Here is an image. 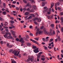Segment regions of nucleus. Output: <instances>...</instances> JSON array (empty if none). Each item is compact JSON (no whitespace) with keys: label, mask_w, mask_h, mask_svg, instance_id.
Masks as SVG:
<instances>
[{"label":"nucleus","mask_w":63,"mask_h":63,"mask_svg":"<svg viewBox=\"0 0 63 63\" xmlns=\"http://www.w3.org/2000/svg\"><path fill=\"white\" fill-rule=\"evenodd\" d=\"M18 52V51L17 50H14L13 51V52L12 53L13 54H14V55H15V56H16V57H17L18 55L19 54V52L17 54Z\"/></svg>","instance_id":"f257e3e1"},{"label":"nucleus","mask_w":63,"mask_h":63,"mask_svg":"<svg viewBox=\"0 0 63 63\" xmlns=\"http://www.w3.org/2000/svg\"><path fill=\"white\" fill-rule=\"evenodd\" d=\"M30 41H32L33 43H35L36 44H37V45L38 46H40L41 45L39 43H38V42H37L34 40H32V39H30Z\"/></svg>","instance_id":"f03ea898"},{"label":"nucleus","mask_w":63,"mask_h":63,"mask_svg":"<svg viewBox=\"0 0 63 63\" xmlns=\"http://www.w3.org/2000/svg\"><path fill=\"white\" fill-rule=\"evenodd\" d=\"M7 39H11L13 40H15V39L12 37V36L11 35H9V36H7Z\"/></svg>","instance_id":"7ed1b4c3"},{"label":"nucleus","mask_w":63,"mask_h":63,"mask_svg":"<svg viewBox=\"0 0 63 63\" xmlns=\"http://www.w3.org/2000/svg\"><path fill=\"white\" fill-rule=\"evenodd\" d=\"M33 51L35 52V53H38L39 52V51L38 50V48H37L34 50H33Z\"/></svg>","instance_id":"20e7f679"},{"label":"nucleus","mask_w":63,"mask_h":63,"mask_svg":"<svg viewBox=\"0 0 63 63\" xmlns=\"http://www.w3.org/2000/svg\"><path fill=\"white\" fill-rule=\"evenodd\" d=\"M27 46L29 47H30L31 46V44L30 42H28L26 43Z\"/></svg>","instance_id":"39448f33"},{"label":"nucleus","mask_w":63,"mask_h":63,"mask_svg":"<svg viewBox=\"0 0 63 63\" xmlns=\"http://www.w3.org/2000/svg\"><path fill=\"white\" fill-rule=\"evenodd\" d=\"M32 8L34 10H36L37 8H36V6L35 5H33L32 6Z\"/></svg>","instance_id":"423d86ee"},{"label":"nucleus","mask_w":63,"mask_h":63,"mask_svg":"<svg viewBox=\"0 0 63 63\" xmlns=\"http://www.w3.org/2000/svg\"><path fill=\"white\" fill-rule=\"evenodd\" d=\"M30 60L31 62H33V61H34V58L33 57V56H32V58H30Z\"/></svg>","instance_id":"0eeeda50"},{"label":"nucleus","mask_w":63,"mask_h":63,"mask_svg":"<svg viewBox=\"0 0 63 63\" xmlns=\"http://www.w3.org/2000/svg\"><path fill=\"white\" fill-rule=\"evenodd\" d=\"M44 34H46V35H48V34H49V32H47V31H44Z\"/></svg>","instance_id":"6e6552de"},{"label":"nucleus","mask_w":63,"mask_h":63,"mask_svg":"<svg viewBox=\"0 0 63 63\" xmlns=\"http://www.w3.org/2000/svg\"><path fill=\"white\" fill-rule=\"evenodd\" d=\"M2 26L1 25H0V30H1V31H3V30H4V28H2Z\"/></svg>","instance_id":"1a4fd4ad"},{"label":"nucleus","mask_w":63,"mask_h":63,"mask_svg":"<svg viewBox=\"0 0 63 63\" xmlns=\"http://www.w3.org/2000/svg\"><path fill=\"white\" fill-rule=\"evenodd\" d=\"M60 19V20H61L62 23H63V17H61Z\"/></svg>","instance_id":"9d476101"},{"label":"nucleus","mask_w":63,"mask_h":63,"mask_svg":"<svg viewBox=\"0 0 63 63\" xmlns=\"http://www.w3.org/2000/svg\"><path fill=\"white\" fill-rule=\"evenodd\" d=\"M39 34H43V31H40L39 32Z\"/></svg>","instance_id":"9b49d317"},{"label":"nucleus","mask_w":63,"mask_h":63,"mask_svg":"<svg viewBox=\"0 0 63 63\" xmlns=\"http://www.w3.org/2000/svg\"><path fill=\"white\" fill-rule=\"evenodd\" d=\"M29 14V12H26L25 13L24 15L25 16H27Z\"/></svg>","instance_id":"f8f14e48"},{"label":"nucleus","mask_w":63,"mask_h":63,"mask_svg":"<svg viewBox=\"0 0 63 63\" xmlns=\"http://www.w3.org/2000/svg\"><path fill=\"white\" fill-rule=\"evenodd\" d=\"M56 5H57V3H56L55 4V10H56V11H57V8L56 7H57V6H56Z\"/></svg>","instance_id":"ddd939ff"},{"label":"nucleus","mask_w":63,"mask_h":63,"mask_svg":"<svg viewBox=\"0 0 63 63\" xmlns=\"http://www.w3.org/2000/svg\"><path fill=\"white\" fill-rule=\"evenodd\" d=\"M51 27H52V28L53 29H54V24H51Z\"/></svg>","instance_id":"4468645a"},{"label":"nucleus","mask_w":63,"mask_h":63,"mask_svg":"<svg viewBox=\"0 0 63 63\" xmlns=\"http://www.w3.org/2000/svg\"><path fill=\"white\" fill-rule=\"evenodd\" d=\"M42 53H43L42 52H39L38 54L39 56H41V54H42Z\"/></svg>","instance_id":"2eb2a0df"},{"label":"nucleus","mask_w":63,"mask_h":63,"mask_svg":"<svg viewBox=\"0 0 63 63\" xmlns=\"http://www.w3.org/2000/svg\"><path fill=\"white\" fill-rule=\"evenodd\" d=\"M23 39H24V40H25V41H29V40L26 38L25 37H23Z\"/></svg>","instance_id":"dca6fc26"},{"label":"nucleus","mask_w":63,"mask_h":63,"mask_svg":"<svg viewBox=\"0 0 63 63\" xmlns=\"http://www.w3.org/2000/svg\"><path fill=\"white\" fill-rule=\"evenodd\" d=\"M0 20L1 21H2L4 20V19L2 18V17H0Z\"/></svg>","instance_id":"f3484780"},{"label":"nucleus","mask_w":63,"mask_h":63,"mask_svg":"<svg viewBox=\"0 0 63 63\" xmlns=\"http://www.w3.org/2000/svg\"><path fill=\"white\" fill-rule=\"evenodd\" d=\"M21 44H24V40H22V41H21Z\"/></svg>","instance_id":"a211bd4d"},{"label":"nucleus","mask_w":63,"mask_h":63,"mask_svg":"<svg viewBox=\"0 0 63 63\" xmlns=\"http://www.w3.org/2000/svg\"><path fill=\"white\" fill-rule=\"evenodd\" d=\"M2 14L4 15H6V11H4L2 12Z\"/></svg>","instance_id":"6ab92c4d"},{"label":"nucleus","mask_w":63,"mask_h":63,"mask_svg":"<svg viewBox=\"0 0 63 63\" xmlns=\"http://www.w3.org/2000/svg\"><path fill=\"white\" fill-rule=\"evenodd\" d=\"M42 6L43 7H44V6H45V2H43L42 3Z\"/></svg>","instance_id":"aec40b11"},{"label":"nucleus","mask_w":63,"mask_h":63,"mask_svg":"<svg viewBox=\"0 0 63 63\" xmlns=\"http://www.w3.org/2000/svg\"><path fill=\"white\" fill-rule=\"evenodd\" d=\"M13 49H10L9 51V52L10 53H11V52H13Z\"/></svg>","instance_id":"412c9836"},{"label":"nucleus","mask_w":63,"mask_h":63,"mask_svg":"<svg viewBox=\"0 0 63 63\" xmlns=\"http://www.w3.org/2000/svg\"><path fill=\"white\" fill-rule=\"evenodd\" d=\"M4 24L5 26H7L8 24V23L6 22Z\"/></svg>","instance_id":"4be33fe9"},{"label":"nucleus","mask_w":63,"mask_h":63,"mask_svg":"<svg viewBox=\"0 0 63 63\" xmlns=\"http://www.w3.org/2000/svg\"><path fill=\"white\" fill-rule=\"evenodd\" d=\"M3 6L4 7V8H5V7H6V3H3Z\"/></svg>","instance_id":"5701e85b"},{"label":"nucleus","mask_w":63,"mask_h":63,"mask_svg":"<svg viewBox=\"0 0 63 63\" xmlns=\"http://www.w3.org/2000/svg\"><path fill=\"white\" fill-rule=\"evenodd\" d=\"M10 22L12 24H14V23H15V21H13L11 20L10 21Z\"/></svg>","instance_id":"b1692460"},{"label":"nucleus","mask_w":63,"mask_h":63,"mask_svg":"<svg viewBox=\"0 0 63 63\" xmlns=\"http://www.w3.org/2000/svg\"><path fill=\"white\" fill-rule=\"evenodd\" d=\"M45 58L44 57L43 58H41V59L42 60V61H44L45 60Z\"/></svg>","instance_id":"393cba45"},{"label":"nucleus","mask_w":63,"mask_h":63,"mask_svg":"<svg viewBox=\"0 0 63 63\" xmlns=\"http://www.w3.org/2000/svg\"><path fill=\"white\" fill-rule=\"evenodd\" d=\"M32 48H34V49H35L36 48V46H34V45H32Z\"/></svg>","instance_id":"a878e982"},{"label":"nucleus","mask_w":63,"mask_h":63,"mask_svg":"<svg viewBox=\"0 0 63 63\" xmlns=\"http://www.w3.org/2000/svg\"><path fill=\"white\" fill-rule=\"evenodd\" d=\"M11 33H16L15 32L12 30H11Z\"/></svg>","instance_id":"bb28decb"},{"label":"nucleus","mask_w":63,"mask_h":63,"mask_svg":"<svg viewBox=\"0 0 63 63\" xmlns=\"http://www.w3.org/2000/svg\"><path fill=\"white\" fill-rule=\"evenodd\" d=\"M53 39H50V40L49 41V42H51L53 41Z\"/></svg>","instance_id":"cd10ccee"},{"label":"nucleus","mask_w":63,"mask_h":63,"mask_svg":"<svg viewBox=\"0 0 63 63\" xmlns=\"http://www.w3.org/2000/svg\"><path fill=\"white\" fill-rule=\"evenodd\" d=\"M13 47V45H9L8 46V47Z\"/></svg>","instance_id":"c85d7f7f"},{"label":"nucleus","mask_w":63,"mask_h":63,"mask_svg":"<svg viewBox=\"0 0 63 63\" xmlns=\"http://www.w3.org/2000/svg\"><path fill=\"white\" fill-rule=\"evenodd\" d=\"M16 40L17 42H19V39L18 38H17L16 39Z\"/></svg>","instance_id":"c756f323"},{"label":"nucleus","mask_w":63,"mask_h":63,"mask_svg":"<svg viewBox=\"0 0 63 63\" xmlns=\"http://www.w3.org/2000/svg\"><path fill=\"white\" fill-rule=\"evenodd\" d=\"M27 61L28 62H29L30 61V58H29L28 59H27Z\"/></svg>","instance_id":"7c9ffc66"},{"label":"nucleus","mask_w":63,"mask_h":63,"mask_svg":"<svg viewBox=\"0 0 63 63\" xmlns=\"http://www.w3.org/2000/svg\"><path fill=\"white\" fill-rule=\"evenodd\" d=\"M21 38V39H20V40L19 41L20 42H21V41H22V40H23L22 38Z\"/></svg>","instance_id":"2f4dec72"},{"label":"nucleus","mask_w":63,"mask_h":63,"mask_svg":"<svg viewBox=\"0 0 63 63\" xmlns=\"http://www.w3.org/2000/svg\"><path fill=\"white\" fill-rule=\"evenodd\" d=\"M38 34H39V32H36V36H38Z\"/></svg>","instance_id":"473e14b6"},{"label":"nucleus","mask_w":63,"mask_h":63,"mask_svg":"<svg viewBox=\"0 0 63 63\" xmlns=\"http://www.w3.org/2000/svg\"><path fill=\"white\" fill-rule=\"evenodd\" d=\"M26 37L27 39H29V35H26Z\"/></svg>","instance_id":"72a5a7b5"},{"label":"nucleus","mask_w":63,"mask_h":63,"mask_svg":"<svg viewBox=\"0 0 63 63\" xmlns=\"http://www.w3.org/2000/svg\"><path fill=\"white\" fill-rule=\"evenodd\" d=\"M41 19L40 18L38 19V21L39 22H41Z\"/></svg>","instance_id":"f704fd0d"},{"label":"nucleus","mask_w":63,"mask_h":63,"mask_svg":"<svg viewBox=\"0 0 63 63\" xmlns=\"http://www.w3.org/2000/svg\"><path fill=\"white\" fill-rule=\"evenodd\" d=\"M4 36L5 37V38L8 39V37H7V35H4Z\"/></svg>","instance_id":"c9c22d12"},{"label":"nucleus","mask_w":63,"mask_h":63,"mask_svg":"<svg viewBox=\"0 0 63 63\" xmlns=\"http://www.w3.org/2000/svg\"><path fill=\"white\" fill-rule=\"evenodd\" d=\"M35 40L36 41H38L39 40V38H35Z\"/></svg>","instance_id":"e433bc0d"},{"label":"nucleus","mask_w":63,"mask_h":63,"mask_svg":"<svg viewBox=\"0 0 63 63\" xmlns=\"http://www.w3.org/2000/svg\"><path fill=\"white\" fill-rule=\"evenodd\" d=\"M23 2L25 3H27V1H26V0H23Z\"/></svg>","instance_id":"4c0bfd02"},{"label":"nucleus","mask_w":63,"mask_h":63,"mask_svg":"<svg viewBox=\"0 0 63 63\" xmlns=\"http://www.w3.org/2000/svg\"><path fill=\"white\" fill-rule=\"evenodd\" d=\"M16 2L15 1H14L12 2L13 4H16Z\"/></svg>","instance_id":"58836bf2"},{"label":"nucleus","mask_w":63,"mask_h":63,"mask_svg":"<svg viewBox=\"0 0 63 63\" xmlns=\"http://www.w3.org/2000/svg\"><path fill=\"white\" fill-rule=\"evenodd\" d=\"M35 16L37 17H38V16H39V15H38V14H37V13H36L35 14Z\"/></svg>","instance_id":"ea45409f"},{"label":"nucleus","mask_w":63,"mask_h":63,"mask_svg":"<svg viewBox=\"0 0 63 63\" xmlns=\"http://www.w3.org/2000/svg\"><path fill=\"white\" fill-rule=\"evenodd\" d=\"M59 5H60V3H59V2H58L56 4V6H57V5H58V6H59Z\"/></svg>","instance_id":"a19ab883"},{"label":"nucleus","mask_w":63,"mask_h":63,"mask_svg":"<svg viewBox=\"0 0 63 63\" xmlns=\"http://www.w3.org/2000/svg\"><path fill=\"white\" fill-rule=\"evenodd\" d=\"M39 18L38 17H37V18H35V19L36 20H38V19H39Z\"/></svg>","instance_id":"79ce46f5"},{"label":"nucleus","mask_w":63,"mask_h":63,"mask_svg":"<svg viewBox=\"0 0 63 63\" xmlns=\"http://www.w3.org/2000/svg\"><path fill=\"white\" fill-rule=\"evenodd\" d=\"M16 9L17 10H19V8L17 7H16Z\"/></svg>","instance_id":"37998d69"},{"label":"nucleus","mask_w":63,"mask_h":63,"mask_svg":"<svg viewBox=\"0 0 63 63\" xmlns=\"http://www.w3.org/2000/svg\"><path fill=\"white\" fill-rule=\"evenodd\" d=\"M5 8H2L1 9V10L2 11H5Z\"/></svg>","instance_id":"c03bdc74"},{"label":"nucleus","mask_w":63,"mask_h":63,"mask_svg":"<svg viewBox=\"0 0 63 63\" xmlns=\"http://www.w3.org/2000/svg\"><path fill=\"white\" fill-rule=\"evenodd\" d=\"M60 14L61 16H63V12H61L60 13Z\"/></svg>","instance_id":"a18cd8bd"},{"label":"nucleus","mask_w":63,"mask_h":63,"mask_svg":"<svg viewBox=\"0 0 63 63\" xmlns=\"http://www.w3.org/2000/svg\"><path fill=\"white\" fill-rule=\"evenodd\" d=\"M34 23H35V24H36V25H37V24H38V23L36 22H34Z\"/></svg>","instance_id":"49530a36"},{"label":"nucleus","mask_w":63,"mask_h":63,"mask_svg":"<svg viewBox=\"0 0 63 63\" xmlns=\"http://www.w3.org/2000/svg\"><path fill=\"white\" fill-rule=\"evenodd\" d=\"M27 10V9L26 8H23V11H26Z\"/></svg>","instance_id":"de8ad7c7"},{"label":"nucleus","mask_w":63,"mask_h":63,"mask_svg":"<svg viewBox=\"0 0 63 63\" xmlns=\"http://www.w3.org/2000/svg\"><path fill=\"white\" fill-rule=\"evenodd\" d=\"M30 35L31 36H33V34L31 33H30Z\"/></svg>","instance_id":"09e8293b"},{"label":"nucleus","mask_w":63,"mask_h":63,"mask_svg":"<svg viewBox=\"0 0 63 63\" xmlns=\"http://www.w3.org/2000/svg\"><path fill=\"white\" fill-rule=\"evenodd\" d=\"M58 41H60V38L59 36L58 37Z\"/></svg>","instance_id":"8fccbe9b"},{"label":"nucleus","mask_w":63,"mask_h":63,"mask_svg":"<svg viewBox=\"0 0 63 63\" xmlns=\"http://www.w3.org/2000/svg\"><path fill=\"white\" fill-rule=\"evenodd\" d=\"M29 6V8H30V9H31V8H32V6H31V5H30Z\"/></svg>","instance_id":"3c124183"},{"label":"nucleus","mask_w":63,"mask_h":63,"mask_svg":"<svg viewBox=\"0 0 63 63\" xmlns=\"http://www.w3.org/2000/svg\"><path fill=\"white\" fill-rule=\"evenodd\" d=\"M5 31H6V32H9V30L8 29H5Z\"/></svg>","instance_id":"603ef678"},{"label":"nucleus","mask_w":63,"mask_h":63,"mask_svg":"<svg viewBox=\"0 0 63 63\" xmlns=\"http://www.w3.org/2000/svg\"><path fill=\"white\" fill-rule=\"evenodd\" d=\"M39 30H40V29H39L37 28V32H39V31H39Z\"/></svg>","instance_id":"864d4df0"},{"label":"nucleus","mask_w":63,"mask_h":63,"mask_svg":"<svg viewBox=\"0 0 63 63\" xmlns=\"http://www.w3.org/2000/svg\"><path fill=\"white\" fill-rule=\"evenodd\" d=\"M52 34L53 35H55V32L54 31H53Z\"/></svg>","instance_id":"5fc2aeb1"},{"label":"nucleus","mask_w":63,"mask_h":63,"mask_svg":"<svg viewBox=\"0 0 63 63\" xmlns=\"http://www.w3.org/2000/svg\"><path fill=\"white\" fill-rule=\"evenodd\" d=\"M51 4H52V5H53V6L54 5V3L53 2H52L51 3Z\"/></svg>","instance_id":"6e6d98bb"},{"label":"nucleus","mask_w":63,"mask_h":63,"mask_svg":"<svg viewBox=\"0 0 63 63\" xmlns=\"http://www.w3.org/2000/svg\"><path fill=\"white\" fill-rule=\"evenodd\" d=\"M48 15H50V12H48L47 13Z\"/></svg>","instance_id":"4d7b16f0"},{"label":"nucleus","mask_w":63,"mask_h":63,"mask_svg":"<svg viewBox=\"0 0 63 63\" xmlns=\"http://www.w3.org/2000/svg\"><path fill=\"white\" fill-rule=\"evenodd\" d=\"M57 9L59 10H61V8L59 7H58V8Z\"/></svg>","instance_id":"13d9d810"},{"label":"nucleus","mask_w":63,"mask_h":63,"mask_svg":"<svg viewBox=\"0 0 63 63\" xmlns=\"http://www.w3.org/2000/svg\"><path fill=\"white\" fill-rule=\"evenodd\" d=\"M28 18H32V16H30L28 17Z\"/></svg>","instance_id":"bf43d9fd"},{"label":"nucleus","mask_w":63,"mask_h":63,"mask_svg":"<svg viewBox=\"0 0 63 63\" xmlns=\"http://www.w3.org/2000/svg\"><path fill=\"white\" fill-rule=\"evenodd\" d=\"M30 11L31 12H34V10L33 9H32Z\"/></svg>","instance_id":"052dcab7"},{"label":"nucleus","mask_w":63,"mask_h":63,"mask_svg":"<svg viewBox=\"0 0 63 63\" xmlns=\"http://www.w3.org/2000/svg\"><path fill=\"white\" fill-rule=\"evenodd\" d=\"M30 9L29 8H28V9H27V11H30Z\"/></svg>","instance_id":"680f3d73"},{"label":"nucleus","mask_w":63,"mask_h":63,"mask_svg":"<svg viewBox=\"0 0 63 63\" xmlns=\"http://www.w3.org/2000/svg\"><path fill=\"white\" fill-rule=\"evenodd\" d=\"M10 19H12V20H14V18L13 17H10Z\"/></svg>","instance_id":"e2e57ef3"},{"label":"nucleus","mask_w":63,"mask_h":63,"mask_svg":"<svg viewBox=\"0 0 63 63\" xmlns=\"http://www.w3.org/2000/svg\"><path fill=\"white\" fill-rule=\"evenodd\" d=\"M57 41H58V38L55 39V42H57Z\"/></svg>","instance_id":"0e129e2a"},{"label":"nucleus","mask_w":63,"mask_h":63,"mask_svg":"<svg viewBox=\"0 0 63 63\" xmlns=\"http://www.w3.org/2000/svg\"><path fill=\"white\" fill-rule=\"evenodd\" d=\"M27 6L28 7V6H29V3H28L27 4Z\"/></svg>","instance_id":"69168bd1"},{"label":"nucleus","mask_w":63,"mask_h":63,"mask_svg":"<svg viewBox=\"0 0 63 63\" xmlns=\"http://www.w3.org/2000/svg\"><path fill=\"white\" fill-rule=\"evenodd\" d=\"M61 31L62 32H63V28H62L61 29Z\"/></svg>","instance_id":"338daca9"},{"label":"nucleus","mask_w":63,"mask_h":63,"mask_svg":"<svg viewBox=\"0 0 63 63\" xmlns=\"http://www.w3.org/2000/svg\"><path fill=\"white\" fill-rule=\"evenodd\" d=\"M44 29V26H42L41 27V29Z\"/></svg>","instance_id":"774afa93"}]
</instances>
